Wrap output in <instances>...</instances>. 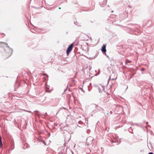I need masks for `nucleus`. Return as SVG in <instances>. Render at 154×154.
<instances>
[{
    "instance_id": "1",
    "label": "nucleus",
    "mask_w": 154,
    "mask_h": 154,
    "mask_svg": "<svg viewBox=\"0 0 154 154\" xmlns=\"http://www.w3.org/2000/svg\"><path fill=\"white\" fill-rule=\"evenodd\" d=\"M73 44H72L70 45L66 51V54L68 55L69 54L70 52L71 51L73 47Z\"/></svg>"
},
{
    "instance_id": "2",
    "label": "nucleus",
    "mask_w": 154,
    "mask_h": 154,
    "mask_svg": "<svg viewBox=\"0 0 154 154\" xmlns=\"http://www.w3.org/2000/svg\"><path fill=\"white\" fill-rule=\"evenodd\" d=\"M93 138H88L86 140V143L87 145L88 146L91 144L93 142Z\"/></svg>"
},
{
    "instance_id": "3",
    "label": "nucleus",
    "mask_w": 154,
    "mask_h": 154,
    "mask_svg": "<svg viewBox=\"0 0 154 154\" xmlns=\"http://www.w3.org/2000/svg\"><path fill=\"white\" fill-rule=\"evenodd\" d=\"M106 45H103L102 47L101 50L103 53H105L106 51Z\"/></svg>"
},
{
    "instance_id": "4",
    "label": "nucleus",
    "mask_w": 154,
    "mask_h": 154,
    "mask_svg": "<svg viewBox=\"0 0 154 154\" xmlns=\"http://www.w3.org/2000/svg\"><path fill=\"white\" fill-rule=\"evenodd\" d=\"M7 44L5 43L4 42H0V48L4 47L5 45H7Z\"/></svg>"
},
{
    "instance_id": "5",
    "label": "nucleus",
    "mask_w": 154,
    "mask_h": 154,
    "mask_svg": "<svg viewBox=\"0 0 154 154\" xmlns=\"http://www.w3.org/2000/svg\"><path fill=\"white\" fill-rule=\"evenodd\" d=\"M114 75L113 74H112V75H111V76H110V79H111L112 80H114L115 79H116L117 78V77L116 76V78H112V76L113 75Z\"/></svg>"
},
{
    "instance_id": "6",
    "label": "nucleus",
    "mask_w": 154,
    "mask_h": 154,
    "mask_svg": "<svg viewBox=\"0 0 154 154\" xmlns=\"http://www.w3.org/2000/svg\"><path fill=\"white\" fill-rule=\"evenodd\" d=\"M131 61L129 60H126V61H125V63L126 64H127L128 63H131Z\"/></svg>"
},
{
    "instance_id": "7",
    "label": "nucleus",
    "mask_w": 154,
    "mask_h": 154,
    "mask_svg": "<svg viewBox=\"0 0 154 154\" xmlns=\"http://www.w3.org/2000/svg\"><path fill=\"white\" fill-rule=\"evenodd\" d=\"M2 146V140H0V148H1Z\"/></svg>"
},
{
    "instance_id": "8",
    "label": "nucleus",
    "mask_w": 154,
    "mask_h": 154,
    "mask_svg": "<svg viewBox=\"0 0 154 154\" xmlns=\"http://www.w3.org/2000/svg\"><path fill=\"white\" fill-rule=\"evenodd\" d=\"M100 89V88H99V92H102V91H103V90L102 91H100V90H99Z\"/></svg>"
},
{
    "instance_id": "9",
    "label": "nucleus",
    "mask_w": 154,
    "mask_h": 154,
    "mask_svg": "<svg viewBox=\"0 0 154 154\" xmlns=\"http://www.w3.org/2000/svg\"><path fill=\"white\" fill-rule=\"evenodd\" d=\"M149 154H153L152 152H151L149 153Z\"/></svg>"
},
{
    "instance_id": "10",
    "label": "nucleus",
    "mask_w": 154,
    "mask_h": 154,
    "mask_svg": "<svg viewBox=\"0 0 154 154\" xmlns=\"http://www.w3.org/2000/svg\"><path fill=\"white\" fill-rule=\"evenodd\" d=\"M61 8H60V7H59V9H61Z\"/></svg>"
},
{
    "instance_id": "11",
    "label": "nucleus",
    "mask_w": 154,
    "mask_h": 154,
    "mask_svg": "<svg viewBox=\"0 0 154 154\" xmlns=\"http://www.w3.org/2000/svg\"><path fill=\"white\" fill-rule=\"evenodd\" d=\"M11 54V53H10L9 54V55H10V54Z\"/></svg>"
},
{
    "instance_id": "12",
    "label": "nucleus",
    "mask_w": 154,
    "mask_h": 154,
    "mask_svg": "<svg viewBox=\"0 0 154 154\" xmlns=\"http://www.w3.org/2000/svg\"><path fill=\"white\" fill-rule=\"evenodd\" d=\"M101 88L103 89V88L102 87H101Z\"/></svg>"
},
{
    "instance_id": "13",
    "label": "nucleus",
    "mask_w": 154,
    "mask_h": 154,
    "mask_svg": "<svg viewBox=\"0 0 154 154\" xmlns=\"http://www.w3.org/2000/svg\"><path fill=\"white\" fill-rule=\"evenodd\" d=\"M107 115H109L108 113H107Z\"/></svg>"
}]
</instances>
